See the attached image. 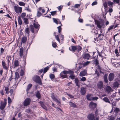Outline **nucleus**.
Instances as JSON below:
<instances>
[{"label":"nucleus","instance_id":"obj_39","mask_svg":"<svg viewBox=\"0 0 120 120\" xmlns=\"http://www.w3.org/2000/svg\"><path fill=\"white\" fill-rule=\"evenodd\" d=\"M13 90L12 89H11L9 91V92L10 93L12 97V98H14V94H13Z\"/></svg>","mask_w":120,"mask_h":120},{"label":"nucleus","instance_id":"obj_30","mask_svg":"<svg viewBox=\"0 0 120 120\" xmlns=\"http://www.w3.org/2000/svg\"><path fill=\"white\" fill-rule=\"evenodd\" d=\"M18 23L19 25H21L22 24V22L20 16L18 17Z\"/></svg>","mask_w":120,"mask_h":120},{"label":"nucleus","instance_id":"obj_33","mask_svg":"<svg viewBox=\"0 0 120 120\" xmlns=\"http://www.w3.org/2000/svg\"><path fill=\"white\" fill-rule=\"evenodd\" d=\"M98 59H95V60L94 61V63L95 65L96 66L97 65H98L99 64V61L98 60Z\"/></svg>","mask_w":120,"mask_h":120},{"label":"nucleus","instance_id":"obj_61","mask_svg":"<svg viewBox=\"0 0 120 120\" xmlns=\"http://www.w3.org/2000/svg\"><path fill=\"white\" fill-rule=\"evenodd\" d=\"M104 7L105 8H107V3L105 2L103 4Z\"/></svg>","mask_w":120,"mask_h":120},{"label":"nucleus","instance_id":"obj_37","mask_svg":"<svg viewBox=\"0 0 120 120\" xmlns=\"http://www.w3.org/2000/svg\"><path fill=\"white\" fill-rule=\"evenodd\" d=\"M90 63V61H87L83 63L82 64L83 67H85L88 65Z\"/></svg>","mask_w":120,"mask_h":120},{"label":"nucleus","instance_id":"obj_24","mask_svg":"<svg viewBox=\"0 0 120 120\" xmlns=\"http://www.w3.org/2000/svg\"><path fill=\"white\" fill-rule=\"evenodd\" d=\"M104 35L103 34H99V35L98 37L96 39L97 40L98 39L99 40H101L103 39V36Z\"/></svg>","mask_w":120,"mask_h":120},{"label":"nucleus","instance_id":"obj_64","mask_svg":"<svg viewBox=\"0 0 120 120\" xmlns=\"http://www.w3.org/2000/svg\"><path fill=\"white\" fill-rule=\"evenodd\" d=\"M113 1L116 3L118 4L119 3L120 1L119 0H113Z\"/></svg>","mask_w":120,"mask_h":120},{"label":"nucleus","instance_id":"obj_1","mask_svg":"<svg viewBox=\"0 0 120 120\" xmlns=\"http://www.w3.org/2000/svg\"><path fill=\"white\" fill-rule=\"evenodd\" d=\"M40 27L37 22L34 23L33 25H31L30 26V31L34 34H37Z\"/></svg>","mask_w":120,"mask_h":120},{"label":"nucleus","instance_id":"obj_19","mask_svg":"<svg viewBox=\"0 0 120 120\" xmlns=\"http://www.w3.org/2000/svg\"><path fill=\"white\" fill-rule=\"evenodd\" d=\"M106 91L107 92L109 93L111 92L113 90L110 86H107L106 88Z\"/></svg>","mask_w":120,"mask_h":120},{"label":"nucleus","instance_id":"obj_47","mask_svg":"<svg viewBox=\"0 0 120 120\" xmlns=\"http://www.w3.org/2000/svg\"><path fill=\"white\" fill-rule=\"evenodd\" d=\"M32 84H29L27 86V89H26V90L27 91H27H28L31 88V87L32 86Z\"/></svg>","mask_w":120,"mask_h":120},{"label":"nucleus","instance_id":"obj_35","mask_svg":"<svg viewBox=\"0 0 120 120\" xmlns=\"http://www.w3.org/2000/svg\"><path fill=\"white\" fill-rule=\"evenodd\" d=\"M23 19L24 20V22L26 24H28L29 23L28 19L27 18H25Z\"/></svg>","mask_w":120,"mask_h":120},{"label":"nucleus","instance_id":"obj_36","mask_svg":"<svg viewBox=\"0 0 120 120\" xmlns=\"http://www.w3.org/2000/svg\"><path fill=\"white\" fill-rule=\"evenodd\" d=\"M69 104L71 106L73 107H75L76 106V105L74 103H72L71 102H69Z\"/></svg>","mask_w":120,"mask_h":120},{"label":"nucleus","instance_id":"obj_8","mask_svg":"<svg viewBox=\"0 0 120 120\" xmlns=\"http://www.w3.org/2000/svg\"><path fill=\"white\" fill-rule=\"evenodd\" d=\"M42 10V12L43 13H44L45 12V10L44 9H42L41 7H40L38 8V10L37 11V16L39 17L41 16L42 15V14L40 12V11Z\"/></svg>","mask_w":120,"mask_h":120},{"label":"nucleus","instance_id":"obj_62","mask_svg":"<svg viewBox=\"0 0 120 120\" xmlns=\"http://www.w3.org/2000/svg\"><path fill=\"white\" fill-rule=\"evenodd\" d=\"M98 4V2L97 1H94L92 4V6L97 5Z\"/></svg>","mask_w":120,"mask_h":120},{"label":"nucleus","instance_id":"obj_55","mask_svg":"<svg viewBox=\"0 0 120 120\" xmlns=\"http://www.w3.org/2000/svg\"><path fill=\"white\" fill-rule=\"evenodd\" d=\"M9 88L8 87H5V90L6 91V93L7 94H8L9 93Z\"/></svg>","mask_w":120,"mask_h":120},{"label":"nucleus","instance_id":"obj_56","mask_svg":"<svg viewBox=\"0 0 120 120\" xmlns=\"http://www.w3.org/2000/svg\"><path fill=\"white\" fill-rule=\"evenodd\" d=\"M55 38L59 42H60V40L59 39L58 35H57L55 36Z\"/></svg>","mask_w":120,"mask_h":120},{"label":"nucleus","instance_id":"obj_3","mask_svg":"<svg viewBox=\"0 0 120 120\" xmlns=\"http://www.w3.org/2000/svg\"><path fill=\"white\" fill-rule=\"evenodd\" d=\"M82 49V48L79 45L72 46L69 47V49L73 52H79Z\"/></svg>","mask_w":120,"mask_h":120},{"label":"nucleus","instance_id":"obj_12","mask_svg":"<svg viewBox=\"0 0 120 120\" xmlns=\"http://www.w3.org/2000/svg\"><path fill=\"white\" fill-rule=\"evenodd\" d=\"M51 97L55 101L57 102L58 104H60V102L59 100H58L55 97V94L53 93H52L51 94Z\"/></svg>","mask_w":120,"mask_h":120},{"label":"nucleus","instance_id":"obj_44","mask_svg":"<svg viewBox=\"0 0 120 120\" xmlns=\"http://www.w3.org/2000/svg\"><path fill=\"white\" fill-rule=\"evenodd\" d=\"M116 116H115L113 115L111 116H110L109 120H114L116 119Z\"/></svg>","mask_w":120,"mask_h":120},{"label":"nucleus","instance_id":"obj_59","mask_svg":"<svg viewBox=\"0 0 120 120\" xmlns=\"http://www.w3.org/2000/svg\"><path fill=\"white\" fill-rule=\"evenodd\" d=\"M24 72L23 70L21 69L20 72V75H24Z\"/></svg>","mask_w":120,"mask_h":120},{"label":"nucleus","instance_id":"obj_4","mask_svg":"<svg viewBox=\"0 0 120 120\" xmlns=\"http://www.w3.org/2000/svg\"><path fill=\"white\" fill-rule=\"evenodd\" d=\"M95 24L97 25L98 28L101 29L102 26L104 25V22L103 20H101L99 21L98 20H96L94 21Z\"/></svg>","mask_w":120,"mask_h":120},{"label":"nucleus","instance_id":"obj_9","mask_svg":"<svg viewBox=\"0 0 120 120\" xmlns=\"http://www.w3.org/2000/svg\"><path fill=\"white\" fill-rule=\"evenodd\" d=\"M15 11L17 13H21L22 12V8L19 7H17L15 6L14 7Z\"/></svg>","mask_w":120,"mask_h":120},{"label":"nucleus","instance_id":"obj_43","mask_svg":"<svg viewBox=\"0 0 120 120\" xmlns=\"http://www.w3.org/2000/svg\"><path fill=\"white\" fill-rule=\"evenodd\" d=\"M115 52L116 55V56H119V54L118 52V50L117 49H115Z\"/></svg>","mask_w":120,"mask_h":120},{"label":"nucleus","instance_id":"obj_51","mask_svg":"<svg viewBox=\"0 0 120 120\" xmlns=\"http://www.w3.org/2000/svg\"><path fill=\"white\" fill-rule=\"evenodd\" d=\"M52 47L54 48L56 47L57 46L56 43L55 42H53L52 44Z\"/></svg>","mask_w":120,"mask_h":120},{"label":"nucleus","instance_id":"obj_20","mask_svg":"<svg viewBox=\"0 0 120 120\" xmlns=\"http://www.w3.org/2000/svg\"><path fill=\"white\" fill-rule=\"evenodd\" d=\"M7 57L6 58V59H7V60L8 65L9 67L10 63V61L11 60V56L10 55L7 56Z\"/></svg>","mask_w":120,"mask_h":120},{"label":"nucleus","instance_id":"obj_2","mask_svg":"<svg viewBox=\"0 0 120 120\" xmlns=\"http://www.w3.org/2000/svg\"><path fill=\"white\" fill-rule=\"evenodd\" d=\"M98 71L96 70L95 71V74L97 75H100V74L103 75H108L109 73V71L104 70L101 68L99 65L97 66Z\"/></svg>","mask_w":120,"mask_h":120},{"label":"nucleus","instance_id":"obj_26","mask_svg":"<svg viewBox=\"0 0 120 120\" xmlns=\"http://www.w3.org/2000/svg\"><path fill=\"white\" fill-rule=\"evenodd\" d=\"M40 103L41 106L44 109L46 110H47V108L46 107L44 104L43 103L42 101H40Z\"/></svg>","mask_w":120,"mask_h":120},{"label":"nucleus","instance_id":"obj_18","mask_svg":"<svg viewBox=\"0 0 120 120\" xmlns=\"http://www.w3.org/2000/svg\"><path fill=\"white\" fill-rule=\"evenodd\" d=\"M27 40V38L26 36L23 37L21 39V41L22 43L24 44L25 43Z\"/></svg>","mask_w":120,"mask_h":120},{"label":"nucleus","instance_id":"obj_48","mask_svg":"<svg viewBox=\"0 0 120 120\" xmlns=\"http://www.w3.org/2000/svg\"><path fill=\"white\" fill-rule=\"evenodd\" d=\"M114 75H109V80L110 81H111L113 80L114 78Z\"/></svg>","mask_w":120,"mask_h":120},{"label":"nucleus","instance_id":"obj_17","mask_svg":"<svg viewBox=\"0 0 120 120\" xmlns=\"http://www.w3.org/2000/svg\"><path fill=\"white\" fill-rule=\"evenodd\" d=\"M86 89L85 88L82 87L81 88L80 92L82 95H84L86 92Z\"/></svg>","mask_w":120,"mask_h":120},{"label":"nucleus","instance_id":"obj_41","mask_svg":"<svg viewBox=\"0 0 120 120\" xmlns=\"http://www.w3.org/2000/svg\"><path fill=\"white\" fill-rule=\"evenodd\" d=\"M26 14L25 13H21L20 16V17L23 19L24 18H25V17L26 16Z\"/></svg>","mask_w":120,"mask_h":120},{"label":"nucleus","instance_id":"obj_14","mask_svg":"<svg viewBox=\"0 0 120 120\" xmlns=\"http://www.w3.org/2000/svg\"><path fill=\"white\" fill-rule=\"evenodd\" d=\"M89 107L92 109H93L95 108L97 106V104L95 103L91 102L89 104Z\"/></svg>","mask_w":120,"mask_h":120},{"label":"nucleus","instance_id":"obj_53","mask_svg":"<svg viewBox=\"0 0 120 120\" xmlns=\"http://www.w3.org/2000/svg\"><path fill=\"white\" fill-rule=\"evenodd\" d=\"M114 25H112L110 26L108 28V31H110L113 28H114Z\"/></svg>","mask_w":120,"mask_h":120},{"label":"nucleus","instance_id":"obj_27","mask_svg":"<svg viewBox=\"0 0 120 120\" xmlns=\"http://www.w3.org/2000/svg\"><path fill=\"white\" fill-rule=\"evenodd\" d=\"M14 66L15 67H17L19 66V61L17 60H15L14 62Z\"/></svg>","mask_w":120,"mask_h":120},{"label":"nucleus","instance_id":"obj_21","mask_svg":"<svg viewBox=\"0 0 120 120\" xmlns=\"http://www.w3.org/2000/svg\"><path fill=\"white\" fill-rule=\"evenodd\" d=\"M19 52V56H20L22 57L23 56V48L22 47H21Z\"/></svg>","mask_w":120,"mask_h":120},{"label":"nucleus","instance_id":"obj_63","mask_svg":"<svg viewBox=\"0 0 120 120\" xmlns=\"http://www.w3.org/2000/svg\"><path fill=\"white\" fill-rule=\"evenodd\" d=\"M63 6H59L58 8V10H59V11H61L62 8Z\"/></svg>","mask_w":120,"mask_h":120},{"label":"nucleus","instance_id":"obj_31","mask_svg":"<svg viewBox=\"0 0 120 120\" xmlns=\"http://www.w3.org/2000/svg\"><path fill=\"white\" fill-rule=\"evenodd\" d=\"M52 19L53 20V22L56 23V24H58L59 21V19H56L55 18H53Z\"/></svg>","mask_w":120,"mask_h":120},{"label":"nucleus","instance_id":"obj_40","mask_svg":"<svg viewBox=\"0 0 120 120\" xmlns=\"http://www.w3.org/2000/svg\"><path fill=\"white\" fill-rule=\"evenodd\" d=\"M119 84L118 83L116 82H114L113 84V86L114 87H118Z\"/></svg>","mask_w":120,"mask_h":120},{"label":"nucleus","instance_id":"obj_16","mask_svg":"<svg viewBox=\"0 0 120 120\" xmlns=\"http://www.w3.org/2000/svg\"><path fill=\"white\" fill-rule=\"evenodd\" d=\"M6 100L5 102L4 103H1V105L0 106V109L1 110L3 109L5 107L6 105Z\"/></svg>","mask_w":120,"mask_h":120},{"label":"nucleus","instance_id":"obj_57","mask_svg":"<svg viewBox=\"0 0 120 120\" xmlns=\"http://www.w3.org/2000/svg\"><path fill=\"white\" fill-rule=\"evenodd\" d=\"M5 49H3L2 48H0V53L1 54H3L4 51Z\"/></svg>","mask_w":120,"mask_h":120},{"label":"nucleus","instance_id":"obj_13","mask_svg":"<svg viewBox=\"0 0 120 120\" xmlns=\"http://www.w3.org/2000/svg\"><path fill=\"white\" fill-rule=\"evenodd\" d=\"M90 57V54L88 53H85L83 54L82 55L83 58L84 60H88L89 59Z\"/></svg>","mask_w":120,"mask_h":120},{"label":"nucleus","instance_id":"obj_60","mask_svg":"<svg viewBox=\"0 0 120 120\" xmlns=\"http://www.w3.org/2000/svg\"><path fill=\"white\" fill-rule=\"evenodd\" d=\"M8 103L10 104L11 102V99L10 97H8Z\"/></svg>","mask_w":120,"mask_h":120},{"label":"nucleus","instance_id":"obj_23","mask_svg":"<svg viewBox=\"0 0 120 120\" xmlns=\"http://www.w3.org/2000/svg\"><path fill=\"white\" fill-rule=\"evenodd\" d=\"M98 53L97 52H93V58L94 59H98Z\"/></svg>","mask_w":120,"mask_h":120},{"label":"nucleus","instance_id":"obj_29","mask_svg":"<svg viewBox=\"0 0 120 120\" xmlns=\"http://www.w3.org/2000/svg\"><path fill=\"white\" fill-rule=\"evenodd\" d=\"M25 33L27 34V35L29 36V33H30V30L28 28H27L25 29Z\"/></svg>","mask_w":120,"mask_h":120},{"label":"nucleus","instance_id":"obj_7","mask_svg":"<svg viewBox=\"0 0 120 120\" xmlns=\"http://www.w3.org/2000/svg\"><path fill=\"white\" fill-rule=\"evenodd\" d=\"M87 118L89 120H98L99 119L98 118V117L95 119L94 115L92 113L89 114Z\"/></svg>","mask_w":120,"mask_h":120},{"label":"nucleus","instance_id":"obj_28","mask_svg":"<svg viewBox=\"0 0 120 120\" xmlns=\"http://www.w3.org/2000/svg\"><path fill=\"white\" fill-rule=\"evenodd\" d=\"M86 70H84L80 72L79 75H86Z\"/></svg>","mask_w":120,"mask_h":120},{"label":"nucleus","instance_id":"obj_42","mask_svg":"<svg viewBox=\"0 0 120 120\" xmlns=\"http://www.w3.org/2000/svg\"><path fill=\"white\" fill-rule=\"evenodd\" d=\"M29 8V5H28L27 7L25 8V10L29 12H31V11L30 9Z\"/></svg>","mask_w":120,"mask_h":120},{"label":"nucleus","instance_id":"obj_11","mask_svg":"<svg viewBox=\"0 0 120 120\" xmlns=\"http://www.w3.org/2000/svg\"><path fill=\"white\" fill-rule=\"evenodd\" d=\"M30 99L29 98H26L24 101L23 103V104L24 106H26L29 105L30 102Z\"/></svg>","mask_w":120,"mask_h":120},{"label":"nucleus","instance_id":"obj_54","mask_svg":"<svg viewBox=\"0 0 120 120\" xmlns=\"http://www.w3.org/2000/svg\"><path fill=\"white\" fill-rule=\"evenodd\" d=\"M50 77L51 79H52V81H55L54 79L55 75H50Z\"/></svg>","mask_w":120,"mask_h":120},{"label":"nucleus","instance_id":"obj_50","mask_svg":"<svg viewBox=\"0 0 120 120\" xmlns=\"http://www.w3.org/2000/svg\"><path fill=\"white\" fill-rule=\"evenodd\" d=\"M107 75H104V78L105 82H108V80L107 78Z\"/></svg>","mask_w":120,"mask_h":120},{"label":"nucleus","instance_id":"obj_49","mask_svg":"<svg viewBox=\"0 0 120 120\" xmlns=\"http://www.w3.org/2000/svg\"><path fill=\"white\" fill-rule=\"evenodd\" d=\"M51 15L53 16L56 14L57 11H51Z\"/></svg>","mask_w":120,"mask_h":120},{"label":"nucleus","instance_id":"obj_6","mask_svg":"<svg viewBox=\"0 0 120 120\" xmlns=\"http://www.w3.org/2000/svg\"><path fill=\"white\" fill-rule=\"evenodd\" d=\"M74 73V72L73 71L68 69V71L65 70L62 71L61 73L60 74V75H63L61 74H68L70 75H74L73 74Z\"/></svg>","mask_w":120,"mask_h":120},{"label":"nucleus","instance_id":"obj_25","mask_svg":"<svg viewBox=\"0 0 120 120\" xmlns=\"http://www.w3.org/2000/svg\"><path fill=\"white\" fill-rule=\"evenodd\" d=\"M97 86L100 89L102 88L103 86L102 82L101 81L99 82L97 84Z\"/></svg>","mask_w":120,"mask_h":120},{"label":"nucleus","instance_id":"obj_15","mask_svg":"<svg viewBox=\"0 0 120 120\" xmlns=\"http://www.w3.org/2000/svg\"><path fill=\"white\" fill-rule=\"evenodd\" d=\"M2 65L4 69L7 70L8 69V67L6 65V64L4 61H2Z\"/></svg>","mask_w":120,"mask_h":120},{"label":"nucleus","instance_id":"obj_22","mask_svg":"<svg viewBox=\"0 0 120 120\" xmlns=\"http://www.w3.org/2000/svg\"><path fill=\"white\" fill-rule=\"evenodd\" d=\"M92 95L91 94H88L86 96V98L87 99L89 100H92Z\"/></svg>","mask_w":120,"mask_h":120},{"label":"nucleus","instance_id":"obj_52","mask_svg":"<svg viewBox=\"0 0 120 120\" xmlns=\"http://www.w3.org/2000/svg\"><path fill=\"white\" fill-rule=\"evenodd\" d=\"M113 3L112 2L110 1H108V4L109 6H112Z\"/></svg>","mask_w":120,"mask_h":120},{"label":"nucleus","instance_id":"obj_58","mask_svg":"<svg viewBox=\"0 0 120 120\" xmlns=\"http://www.w3.org/2000/svg\"><path fill=\"white\" fill-rule=\"evenodd\" d=\"M80 5V4H77L75 5L74 6L75 8H78L79 7Z\"/></svg>","mask_w":120,"mask_h":120},{"label":"nucleus","instance_id":"obj_10","mask_svg":"<svg viewBox=\"0 0 120 120\" xmlns=\"http://www.w3.org/2000/svg\"><path fill=\"white\" fill-rule=\"evenodd\" d=\"M33 79L34 81L38 83L39 84H41L40 78L38 76H37L35 77V78H33Z\"/></svg>","mask_w":120,"mask_h":120},{"label":"nucleus","instance_id":"obj_45","mask_svg":"<svg viewBox=\"0 0 120 120\" xmlns=\"http://www.w3.org/2000/svg\"><path fill=\"white\" fill-rule=\"evenodd\" d=\"M19 4L20 6H24L25 4L23 2H20L19 3Z\"/></svg>","mask_w":120,"mask_h":120},{"label":"nucleus","instance_id":"obj_5","mask_svg":"<svg viewBox=\"0 0 120 120\" xmlns=\"http://www.w3.org/2000/svg\"><path fill=\"white\" fill-rule=\"evenodd\" d=\"M51 65H49L45 68L44 69H42L39 70L38 72V74H41L43 72V75L42 74V75H43L48 70H49Z\"/></svg>","mask_w":120,"mask_h":120},{"label":"nucleus","instance_id":"obj_38","mask_svg":"<svg viewBox=\"0 0 120 120\" xmlns=\"http://www.w3.org/2000/svg\"><path fill=\"white\" fill-rule=\"evenodd\" d=\"M36 96L38 98H40L41 97V95L39 92L38 91L36 93Z\"/></svg>","mask_w":120,"mask_h":120},{"label":"nucleus","instance_id":"obj_46","mask_svg":"<svg viewBox=\"0 0 120 120\" xmlns=\"http://www.w3.org/2000/svg\"><path fill=\"white\" fill-rule=\"evenodd\" d=\"M57 28L58 29V32L60 33L61 31L62 28L61 26H59L57 27Z\"/></svg>","mask_w":120,"mask_h":120},{"label":"nucleus","instance_id":"obj_32","mask_svg":"<svg viewBox=\"0 0 120 120\" xmlns=\"http://www.w3.org/2000/svg\"><path fill=\"white\" fill-rule=\"evenodd\" d=\"M103 100L106 102H107L109 103H110V101L109 99L106 97L104 98L103 99Z\"/></svg>","mask_w":120,"mask_h":120},{"label":"nucleus","instance_id":"obj_34","mask_svg":"<svg viewBox=\"0 0 120 120\" xmlns=\"http://www.w3.org/2000/svg\"><path fill=\"white\" fill-rule=\"evenodd\" d=\"M75 81L76 85L78 87H79V85L78 83L79 81L78 79L76 78H75Z\"/></svg>","mask_w":120,"mask_h":120}]
</instances>
